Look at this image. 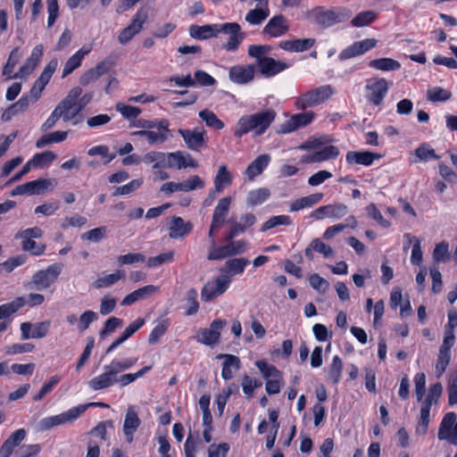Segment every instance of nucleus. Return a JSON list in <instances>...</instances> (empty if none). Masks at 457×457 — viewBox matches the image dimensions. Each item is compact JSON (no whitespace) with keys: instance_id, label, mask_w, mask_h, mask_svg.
Listing matches in <instances>:
<instances>
[{"instance_id":"obj_42","label":"nucleus","mask_w":457,"mask_h":457,"mask_svg":"<svg viewBox=\"0 0 457 457\" xmlns=\"http://www.w3.org/2000/svg\"><path fill=\"white\" fill-rule=\"evenodd\" d=\"M132 136L138 137H145L149 145H155L158 143H163L167 140V135L165 133H160L153 130H137L132 133Z\"/></svg>"},{"instance_id":"obj_3","label":"nucleus","mask_w":457,"mask_h":457,"mask_svg":"<svg viewBox=\"0 0 457 457\" xmlns=\"http://www.w3.org/2000/svg\"><path fill=\"white\" fill-rule=\"evenodd\" d=\"M333 95L334 89L330 85L320 86L299 96L295 104L298 110H306L327 102Z\"/></svg>"},{"instance_id":"obj_48","label":"nucleus","mask_w":457,"mask_h":457,"mask_svg":"<svg viewBox=\"0 0 457 457\" xmlns=\"http://www.w3.org/2000/svg\"><path fill=\"white\" fill-rule=\"evenodd\" d=\"M377 18V12L374 11H365L358 13L351 23L354 27H364L372 23Z\"/></svg>"},{"instance_id":"obj_14","label":"nucleus","mask_w":457,"mask_h":457,"mask_svg":"<svg viewBox=\"0 0 457 457\" xmlns=\"http://www.w3.org/2000/svg\"><path fill=\"white\" fill-rule=\"evenodd\" d=\"M117 373L112 364L104 366V372L88 381L89 387L94 391L103 390L117 383Z\"/></svg>"},{"instance_id":"obj_33","label":"nucleus","mask_w":457,"mask_h":457,"mask_svg":"<svg viewBox=\"0 0 457 457\" xmlns=\"http://www.w3.org/2000/svg\"><path fill=\"white\" fill-rule=\"evenodd\" d=\"M324 195L322 193H315L307 196L301 197L291 203L289 206L290 212H298L304 208H309L318 204Z\"/></svg>"},{"instance_id":"obj_18","label":"nucleus","mask_w":457,"mask_h":457,"mask_svg":"<svg viewBox=\"0 0 457 457\" xmlns=\"http://www.w3.org/2000/svg\"><path fill=\"white\" fill-rule=\"evenodd\" d=\"M49 327V321H42L36 324L23 322L21 324V337L22 339L42 338L46 336Z\"/></svg>"},{"instance_id":"obj_35","label":"nucleus","mask_w":457,"mask_h":457,"mask_svg":"<svg viewBox=\"0 0 457 457\" xmlns=\"http://www.w3.org/2000/svg\"><path fill=\"white\" fill-rule=\"evenodd\" d=\"M232 182V175L228 170L225 164L220 165L217 174L214 178V187L216 192L221 193L223 189Z\"/></svg>"},{"instance_id":"obj_5","label":"nucleus","mask_w":457,"mask_h":457,"mask_svg":"<svg viewBox=\"0 0 457 457\" xmlns=\"http://www.w3.org/2000/svg\"><path fill=\"white\" fill-rule=\"evenodd\" d=\"M62 269V264L54 263L46 270L36 272L29 282L30 287L37 290L48 288L61 274Z\"/></svg>"},{"instance_id":"obj_41","label":"nucleus","mask_w":457,"mask_h":457,"mask_svg":"<svg viewBox=\"0 0 457 457\" xmlns=\"http://www.w3.org/2000/svg\"><path fill=\"white\" fill-rule=\"evenodd\" d=\"M269 8L252 9L246 13L245 21L251 25H260L269 17Z\"/></svg>"},{"instance_id":"obj_23","label":"nucleus","mask_w":457,"mask_h":457,"mask_svg":"<svg viewBox=\"0 0 457 457\" xmlns=\"http://www.w3.org/2000/svg\"><path fill=\"white\" fill-rule=\"evenodd\" d=\"M26 195H40L53 190L57 182L54 179H38L23 184Z\"/></svg>"},{"instance_id":"obj_16","label":"nucleus","mask_w":457,"mask_h":457,"mask_svg":"<svg viewBox=\"0 0 457 457\" xmlns=\"http://www.w3.org/2000/svg\"><path fill=\"white\" fill-rule=\"evenodd\" d=\"M314 119L313 112H305L293 115L289 120H286L278 130L279 133H289L305 127Z\"/></svg>"},{"instance_id":"obj_64","label":"nucleus","mask_w":457,"mask_h":457,"mask_svg":"<svg viewBox=\"0 0 457 457\" xmlns=\"http://www.w3.org/2000/svg\"><path fill=\"white\" fill-rule=\"evenodd\" d=\"M21 247L22 250L29 252L32 255H40L44 253L46 245L31 239H23Z\"/></svg>"},{"instance_id":"obj_8","label":"nucleus","mask_w":457,"mask_h":457,"mask_svg":"<svg viewBox=\"0 0 457 457\" xmlns=\"http://www.w3.org/2000/svg\"><path fill=\"white\" fill-rule=\"evenodd\" d=\"M222 32L229 36L227 42L222 44V48L228 52H235L245 38V33L237 22H227L220 25L219 33Z\"/></svg>"},{"instance_id":"obj_19","label":"nucleus","mask_w":457,"mask_h":457,"mask_svg":"<svg viewBox=\"0 0 457 457\" xmlns=\"http://www.w3.org/2000/svg\"><path fill=\"white\" fill-rule=\"evenodd\" d=\"M289 29L287 21L282 14L272 17L263 28L262 33L272 37H278Z\"/></svg>"},{"instance_id":"obj_21","label":"nucleus","mask_w":457,"mask_h":457,"mask_svg":"<svg viewBox=\"0 0 457 457\" xmlns=\"http://www.w3.org/2000/svg\"><path fill=\"white\" fill-rule=\"evenodd\" d=\"M381 157V154L370 151H349L345 155V160L349 164L370 166L375 160H378Z\"/></svg>"},{"instance_id":"obj_9","label":"nucleus","mask_w":457,"mask_h":457,"mask_svg":"<svg viewBox=\"0 0 457 457\" xmlns=\"http://www.w3.org/2000/svg\"><path fill=\"white\" fill-rule=\"evenodd\" d=\"M148 12L145 9H139L133 17L131 23L123 29L118 36V40L121 45L129 42L134 36L140 32L144 23L147 21Z\"/></svg>"},{"instance_id":"obj_59","label":"nucleus","mask_w":457,"mask_h":457,"mask_svg":"<svg viewBox=\"0 0 457 457\" xmlns=\"http://www.w3.org/2000/svg\"><path fill=\"white\" fill-rule=\"evenodd\" d=\"M56 157L57 155L53 152H44L35 154L33 158L29 161V162L31 166L37 168L42 166L44 163L52 162L56 159Z\"/></svg>"},{"instance_id":"obj_15","label":"nucleus","mask_w":457,"mask_h":457,"mask_svg":"<svg viewBox=\"0 0 457 457\" xmlns=\"http://www.w3.org/2000/svg\"><path fill=\"white\" fill-rule=\"evenodd\" d=\"M204 187V180L199 176L195 175L179 183L167 182L161 187V191L171 194L176 191L188 192L195 189H201Z\"/></svg>"},{"instance_id":"obj_56","label":"nucleus","mask_w":457,"mask_h":457,"mask_svg":"<svg viewBox=\"0 0 457 457\" xmlns=\"http://www.w3.org/2000/svg\"><path fill=\"white\" fill-rule=\"evenodd\" d=\"M406 237L408 238L410 244L413 243L411 262L412 264L419 266L422 262L420 241L417 237H411L410 235H406Z\"/></svg>"},{"instance_id":"obj_1","label":"nucleus","mask_w":457,"mask_h":457,"mask_svg":"<svg viewBox=\"0 0 457 457\" xmlns=\"http://www.w3.org/2000/svg\"><path fill=\"white\" fill-rule=\"evenodd\" d=\"M275 117L276 112L272 109L251 115H245L237 123L235 136L240 137L250 131H253L254 135L260 136L270 126Z\"/></svg>"},{"instance_id":"obj_58","label":"nucleus","mask_w":457,"mask_h":457,"mask_svg":"<svg viewBox=\"0 0 457 457\" xmlns=\"http://www.w3.org/2000/svg\"><path fill=\"white\" fill-rule=\"evenodd\" d=\"M292 222L289 216L287 215H278V216H273L270 220H268L264 224L262 225L261 231L264 232L267 231L272 228L277 227L278 225H286L288 226Z\"/></svg>"},{"instance_id":"obj_49","label":"nucleus","mask_w":457,"mask_h":457,"mask_svg":"<svg viewBox=\"0 0 457 457\" xmlns=\"http://www.w3.org/2000/svg\"><path fill=\"white\" fill-rule=\"evenodd\" d=\"M255 365L267 379L282 378L281 372L275 366L270 365L265 361H257Z\"/></svg>"},{"instance_id":"obj_47","label":"nucleus","mask_w":457,"mask_h":457,"mask_svg":"<svg viewBox=\"0 0 457 457\" xmlns=\"http://www.w3.org/2000/svg\"><path fill=\"white\" fill-rule=\"evenodd\" d=\"M199 117L206 123L208 127L215 129H222L224 123L217 117V115L207 109L199 112Z\"/></svg>"},{"instance_id":"obj_60","label":"nucleus","mask_w":457,"mask_h":457,"mask_svg":"<svg viewBox=\"0 0 457 457\" xmlns=\"http://www.w3.org/2000/svg\"><path fill=\"white\" fill-rule=\"evenodd\" d=\"M115 108L125 119L128 120L135 119L141 113L140 108L122 103H118Z\"/></svg>"},{"instance_id":"obj_20","label":"nucleus","mask_w":457,"mask_h":457,"mask_svg":"<svg viewBox=\"0 0 457 457\" xmlns=\"http://www.w3.org/2000/svg\"><path fill=\"white\" fill-rule=\"evenodd\" d=\"M253 65H235L229 70V79L237 84H246L254 78Z\"/></svg>"},{"instance_id":"obj_27","label":"nucleus","mask_w":457,"mask_h":457,"mask_svg":"<svg viewBox=\"0 0 457 457\" xmlns=\"http://www.w3.org/2000/svg\"><path fill=\"white\" fill-rule=\"evenodd\" d=\"M220 25H191L189 27V35L196 39H208L216 37L219 34Z\"/></svg>"},{"instance_id":"obj_11","label":"nucleus","mask_w":457,"mask_h":457,"mask_svg":"<svg viewBox=\"0 0 457 457\" xmlns=\"http://www.w3.org/2000/svg\"><path fill=\"white\" fill-rule=\"evenodd\" d=\"M437 436L439 440H446L450 444L457 445V420L454 412H448L445 415Z\"/></svg>"},{"instance_id":"obj_30","label":"nucleus","mask_w":457,"mask_h":457,"mask_svg":"<svg viewBox=\"0 0 457 457\" xmlns=\"http://www.w3.org/2000/svg\"><path fill=\"white\" fill-rule=\"evenodd\" d=\"M156 290H157V287L153 285H148V286L140 287V288L133 291L132 293L129 294L128 295H126L122 299L120 304L122 306L131 305L134 303H136L141 299H145L147 296L151 295L152 294L156 292Z\"/></svg>"},{"instance_id":"obj_17","label":"nucleus","mask_w":457,"mask_h":457,"mask_svg":"<svg viewBox=\"0 0 457 457\" xmlns=\"http://www.w3.org/2000/svg\"><path fill=\"white\" fill-rule=\"evenodd\" d=\"M112 65L113 62L108 59L98 62L94 68L89 69L81 75L79 79L80 85L86 87L88 84L96 81L102 75L107 73Z\"/></svg>"},{"instance_id":"obj_29","label":"nucleus","mask_w":457,"mask_h":457,"mask_svg":"<svg viewBox=\"0 0 457 457\" xmlns=\"http://www.w3.org/2000/svg\"><path fill=\"white\" fill-rule=\"evenodd\" d=\"M270 161V156L268 154L259 155L248 165L245 170V174L248 179L253 180L256 176L260 175L268 166Z\"/></svg>"},{"instance_id":"obj_26","label":"nucleus","mask_w":457,"mask_h":457,"mask_svg":"<svg viewBox=\"0 0 457 457\" xmlns=\"http://www.w3.org/2000/svg\"><path fill=\"white\" fill-rule=\"evenodd\" d=\"M193 228L191 222H185L180 217H173L169 227V237L177 239L187 235Z\"/></svg>"},{"instance_id":"obj_57","label":"nucleus","mask_w":457,"mask_h":457,"mask_svg":"<svg viewBox=\"0 0 457 457\" xmlns=\"http://www.w3.org/2000/svg\"><path fill=\"white\" fill-rule=\"evenodd\" d=\"M25 255H17L9 258L7 261L0 263V272H12L16 267L22 265L26 262Z\"/></svg>"},{"instance_id":"obj_51","label":"nucleus","mask_w":457,"mask_h":457,"mask_svg":"<svg viewBox=\"0 0 457 457\" xmlns=\"http://www.w3.org/2000/svg\"><path fill=\"white\" fill-rule=\"evenodd\" d=\"M211 249L208 253L207 259L210 261L222 260L226 257L230 256L228 249L226 245L217 247L215 240L210 241Z\"/></svg>"},{"instance_id":"obj_40","label":"nucleus","mask_w":457,"mask_h":457,"mask_svg":"<svg viewBox=\"0 0 457 457\" xmlns=\"http://www.w3.org/2000/svg\"><path fill=\"white\" fill-rule=\"evenodd\" d=\"M415 159L412 162H428V160L434 159L438 160L440 157L435 152V150L428 144H421L419 147L416 148L415 152Z\"/></svg>"},{"instance_id":"obj_44","label":"nucleus","mask_w":457,"mask_h":457,"mask_svg":"<svg viewBox=\"0 0 457 457\" xmlns=\"http://www.w3.org/2000/svg\"><path fill=\"white\" fill-rule=\"evenodd\" d=\"M21 57V54L19 50V48H14L10 55H9V58L7 60V62L6 64L4 65V70H3V75L4 76H6L7 79H14L13 78V70L15 68V65L19 62L20 59Z\"/></svg>"},{"instance_id":"obj_22","label":"nucleus","mask_w":457,"mask_h":457,"mask_svg":"<svg viewBox=\"0 0 457 457\" xmlns=\"http://www.w3.org/2000/svg\"><path fill=\"white\" fill-rule=\"evenodd\" d=\"M141 425V420L133 406H129L125 414L123 432L129 443L133 441V435Z\"/></svg>"},{"instance_id":"obj_50","label":"nucleus","mask_w":457,"mask_h":457,"mask_svg":"<svg viewBox=\"0 0 457 457\" xmlns=\"http://www.w3.org/2000/svg\"><path fill=\"white\" fill-rule=\"evenodd\" d=\"M271 50V47L267 45H251L248 47V54L251 57L256 59L258 65L262 62V60L268 58L267 54Z\"/></svg>"},{"instance_id":"obj_32","label":"nucleus","mask_w":457,"mask_h":457,"mask_svg":"<svg viewBox=\"0 0 457 457\" xmlns=\"http://www.w3.org/2000/svg\"><path fill=\"white\" fill-rule=\"evenodd\" d=\"M169 161L172 162L173 165L176 164L179 170L187 167L196 168L198 166L197 162L189 154L182 151L169 153Z\"/></svg>"},{"instance_id":"obj_52","label":"nucleus","mask_w":457,"mask_h":457,"mask_svg":"<svg viewBox=\"0 0 457 457\" xmlns=\"http://www.w3.org/2000/svg\"><path fill=\"white\" fill-rule=\"evenodd\" d=\"M429 413L430 409L428 408V405H422L420 409V418L416 427V433L418 435L423 436L428 432Z\"/></svg>"},{"instance_id":"obj_25","label":"nucleus","mask_w":457,"mask_h":457,"mask_svg":"<svg viewBox=\"0 0 457 457\" xmlns=\"http://www.w3.org/2000/svg\"><path fill=\"white\" fill-rule=\"evenodd\" d=\"M347 212V207L345 204H329L317 208L312 213V217L316 220H321L324 217L341 218Z\"/></svg>"},{"instance_id":"obj_45","label":"nucleus","mask_w":457,"mask_h":457,"mask_svg":"<svg viewBox=\"0 0 457 457\" xmlns=\"http://www.w3.org/2000/svg\"><path fill=\"white\" fill-rule=\"evenodd\" d=\"M270 196V190L267 188H258L249 192L247 196V205L255 206L262 204Z\"/></svg>"},{"instance_id":"obj_10","label":"nucleus","mask_w":457,"mask_h":457,"mask_svg":"<svg viewBox=\"0 0 457 457\" xmlns=\"http://www.w3.org/2000/svg\"><path fill=\"white\" fill-rule=\"evenodd\" d=\"M388 88V82L383 78L368 80L365 90L368 93L369 102L374 105H380L387 94Z\"/></svg>"},{"instance_id":"obj_38","label":"nucleus","mask_w":457,"mask_h":457,"mask_svg":"<svg viewBox=\"0 0 457 457\" xmlns=\"http://www.w3.org/2000/svg\"><path fill=\"white\" fill-rule=\"evenodd\" d=\"M225 361L222 364L221 377L225 380L231 379L233 378L232 367L235 370H238L240 368V360L237 356L232 354L223 355Z\"/></svg>"},{"instance_id":"obj_61","label":"nucleus","mask_w":457,"mask_h":457,"mask_svg":"<svg viewBox=\"0 0 457 457\" xmlns=\"http://www.w3.org/2000/svg\"><path fill=\"white\" fill-rule=\"evenodd\" d=\"M256 221V218L253 213H246L243 215L240 219V221H237L235 217H231L228 220V223L230 225H238L242 228V233L252 227Z\"/></svg>"},{"instance_id":"obj_62","label":"nucleus","mask_w":457,"mask_h":457,"mask_svg":"<svg viewBox=\"0 0 457 457\" xmlns=\"http://www.w3.org/2000/svg\"><path fill=\"white\" fill-rule=\"evenodd\" d=\"M428 99L431 102H440L446 101L451 98V92L442 88V87H434L428 91Z\"/></svg>"},{"instance_id":"obj_34","label":"nucleus","mask_w":457,"mask_h":457,"mask_svg":"<svg viewBox=\"0 0 457 457\" xmlns=\"http://www.w3.org/2000/svg\"><path fill=\"white\" fill-rule=\"evenodd\" d=\"M125 278V272L121 270H117L115 272L108 275H103L99 278H97L93 282V287L95 288H103V287H109L115 283H117L119 280Z\"/></svg>"},{"instance_id":"obj_36","label":"nucleus","mask_w":457,"mask_h":457,"mask_svg":"<svg viewBox=\"0 0 457 457\" xmlns=\"http://www.w3.org/2000/svg\"><path fill=\"white\" fill-rule=\"evenodd\" d=\"M248 263L249 261L246 258H234L227 261L224 267L220 268V270L225 274H228V272L231 275L241 274Z\"/></svg>"},{"instance_id":"obj_63","label":"nucleus","mask_w":457,"mask_h":457,"mask_svg":"<svg viewBox=\"0 0 457 457\" xmlns=\"http://www.w3.org/2000/svg\"><path fill=\"white\" fill-rule=\"evenodd\" d=\"M106 230L105 227L96 228L82 234L81 238L96 243L105 237Z\"/></svg>"},{"instance_id":"obj_31","label":"nucleus","mask_w":457,"mask_h":457,"mask_svg":"<svg viewBox=\"0 0 457 457\" xmlns=\"http://www.w3.org/2000/svg\"><path fill=\"white\" fill-rule=\"evenodd\" d=\"M145 163H153V169L171 168L172 162L169 161V154L162 152H149L144 156Z\"/></svg>"},{"instance_id":"obj_37","label":"nucleus","mask_w":457,"mask_h":457,"mask_svg":"<svg viewBox=\"0 0 457 457\" xmlns=\"http://www.w3.org/2000/svg\"><path fill=\"white\" fill-rule=\"evenodd\" d=\"M230 196L220 199L213 211L212 219L216 220L219 223H224L230 209Z\"/></svg>"},{"instance_id":"obj_12","label":"nucleus","mask_w":457,"mask_h":457,"mask_svg":"<svg viewBox=\"0 0 457 457\" xmlns=\"http://www.w3.org/2000/svg\"><path fill=\"white\" fill-rule=\"evenodd\" d=\"M179 134L182 137L187 147L192 151L199 152L206 146L207 138L204 129H179Z\"/></svg>"},{"instance_id":"obj_7","label":"nucleus","mask_w":457,"mask_h":457,"mask_svg":"<svg viewBox=\"0 0 457 457\" xmlns=\"http://www.w3.org/2000/svg\"><path fill=\"white\" fill-rule=\"evenodd\" d=\"M230 277L228 274L218 276L214 281L207 282L201 292V298L204 302H209L222 295L228 287Z\"/></svg>"},{"instance_id":"obj_28","label":"nucleus","mask_w":457,"mask_h":457,"mask_svg":"<svg viewBox=\"0 0 457 457\" xmlns=\"http://www.w3.org/2000/svg\"><path fill=\"white\" fill-rule=\"evenodd\" d=\"M314 44V38H300L281 41L279 47L289 52H303L310 49Z\"/></svg>"},{"instance_id":"obj_39","label":"nucleus","mask_w":457,"mask_h":457,"mask_svg":"<svg viewBox=\"0 0 457 457\" xmlns=\"http://www.w3.org/2000/svg\"><path fill=\"white\" fill-rule=\"evenodd\" d=\"M369 66L382 71H396L401 68V64L398 61L386 57L371 60Z\"/></svg>"},{"instance_id":"obj_43","label":"nucleus","mask_w":457,"mask_h":457,"mask_svg":"<svg viewBox=\"0 0 457 457\" xmlns=\"http://www.w3.org/2000/svg\"><path fill=\"white\" fill-rule=\"evenodd\" d=\"M316 162H322L328 160L336 159L339 155V149L335 145H327L318 148L314 152Z\"/></svg>"},{"instance_id":"obj_46","label":"nucleus","mask_w":457,"mask_h":457,"mask_svg":"<svg viewBox=\"0 0 457 457\" xmlns=\"http://www.w3.org/2000/svg\"><path fill=\"white\" fill-rule=\"evenodd\" d=\"M170 325L168 319L158 320V324L154 328L148 337V343L154 345L159 342L160 338L165 334Z\"/></svg>"},{"instance_id":"obj_2","label":"nucleus","mask_w":457,"mask_h":457,"mask_svg":"<svg viewBox=\"0 0 457 457\" xmlns=\"http://www.w3.org/2000/svg\"><path fill=\"white\" fill-rule=\"evenodd\" d=\"M352 16V11L345 6L326 9L318 6L311 12V18L318 26L327 29L334 24L341 23Z\"/></svg>"},{"instance_id":"obj_54","label":"nucleus","mask_w":457,"mask_h":457,"mask_svg":"<svg viewBox=\"0 0 457 457\" xmlns=\"http://www.w3.org/2000/svg\"><path fill=\"white\" fill-rule=\"evenodd\" d=\"M433 259L436 262L450 260L449 244L447 242L443 241L436 245L433 251Z\"/></svg>"},{"instance_id":"obj_4","label":"nucleus","mask_w":457,"mask_h":457,"mask_svg":"<svg viewBox=\"0 0 457 457\" xmlns=\"http://www.w3.org/2000/svg\"><path fill=\"white\" fill-rule=\"evenodd\" d=\"M87 409L86 405H80L70 409L69 411L61 413L59 415L47 417L41 420L37 424V429L40 431L47 430L53 427L63 424L65 422H71L78 419Z\"/></svg>"},{"instance_id":"obj_53","label":"nucleus","mask_w":457,"mask_h":457,"mask_svg":"<svg viewBox=\"0 0 457 457\" xmlns=\"http://www.w3.org/2000/svg\"><path fill=\"white\" fill-rule=\"evenodd\" d=\"M23 305L22 298L0 305V320L6 319L15 313Z\"/></svg>"},{"instance_id":"obj_24","label":"nucleus","mask_w":457,"mask_h":457,"mask_svg":"<svg viewBox=\"0 0 457 457\" xmlns=\"http://www.w3.org/2000/svg\"><path fill=\"white\" fill-rule=\"evenodd\" d=\"M288 67L289 65L287 62L277 61L271 57L262 60V62L258 65L259 71L267 78L275 76Z\"/></svg>"},{"instance_id":"obj_55","label":"nucleus","mask_w":457,"mask_h":457,"mask_svg":"<svg viewBox=\"0 0 457 457\" xmlns=\"http://www.w3.org/2000/svg\"><path fill=\"white\" fill-rule=\"evenodd\" d=\"M343 370V361L339 356L333 358L332 363L328 369V378L332 380L333 384L339 382L341 373Z\"/></svg>"},{"instance_id":"obj_6","label":"nucleus","mask_w":457,"mask_h":457,"mask_svg":"<svg viewBox=\"0 0 457 457\" xmlns=\"http://www.w3.org/2000/svg\"><path fill=\"white\" fill-rule=\"evenodd\" d=\"M82 89L75 87L68 93L66 97L62 100L57 107L62 113L64 121L71 120L82 110L78 103V98L81 96Z\"/></svg>"},{"instance_id":"obj_13","label":"nucleus","mask_w":457,"mask_h":457,"mask_svg":"<svg viewBox=\"0 0 457 457\" xmlns=\"http://www.w3.org/2000/svg\"><path fill=\"white\" fill-rule=\"evenodd\" d=\"M227 322L223 320H214L208 328L199 329L197 332V341L206 345H212L219 342L220 330L226 326Z\"/></svg>"}]
</instances>
